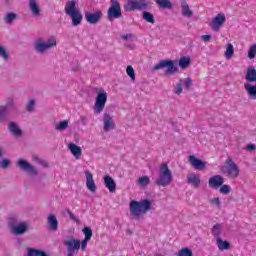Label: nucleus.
I'll list each match as a JSON object with an SVG mask.
<instances>
[{
  "mask_svg": "<svg viewBox=\"0 0 256 256\" xmlns=\"http://www.w3.org/2000/svg\"><path fill=\"white\" fill-rule=\"evenodd\" d=\"M64 12L70 17L73 27H79L83 23V13L77 8V2L75 0L66 2Z\"/></svg>",
  "mask_w": 256,
  "mask_h": 256,
  "instance_id": "1",
  "label": "nucleus"
},
{
  "mask_svg": "<svg viewBox=\"0 0 256 256\" xmlns=\"http://www.w3.org/2000/svg\"><path fill=\"white\" fill-rule=\"evenodd\" d=\"M155 183L158 187H169L173 183V171L169 169L166 162L160 165Z\"/></svg>",
  "mask_w": 256,
  "mask_h": 256,
  "instance_id": "2",
  "label": "nucleus"
},
{
  "mask_svg": "<svg viewBox=\"0 0 256 256\" xmlns=\"http://www.w3.org/2000/svg\"><path fill=\"white\" fill-rule=\"evenodd\" d=\"M244 89L250 99H256V69L255 66H249L246 71Z\"/></svg>",
  "mask_w": 256,
  "mask_h": 256,
  "instance_id": "3",
  "label": "nucleus"
},
{
  "mask_svg": "<svg viewBox=\"0 0 256 256\" xmlns=\"http://www.w3.org/2000/svg\"><path fill=\"white\" fill-rule=\"evenodd\" d=\"M151 209V201L145 199L142 201H131L130 202V213L134 219H139L144 216L147 211Z\"/></svg>",
  "mask_w": 256,
  "mask_h": 256,
  "instance_id": "4",
  "label": "nucleus"
},
{
  "mask_svg": "<svg viewBox=\"0 0 256 256\" xmlns=\"http://www.w3.org/2000/svg\"><path fill=\"white\" fill-rule=\"evenodd\" d=\"M55 47H57L56 36H50L47 40L38 38L34 44V49L37 53H45L46 51H49V49H55Z\"/></svg>",
  "mask_w": 256,
  "mask_h": 256,
  "instance_id": "5",
  "label": "nucleus"
},
{
  "mask_svg": "<svg viewBox=\"0 0 256 256\" xmlns=\"http://www.w3.org/2000/svg\"><path fill=\"white\" fill-rule=\"evenodd\" d=\"M221 171L229 179H237L241 173V168L232 158H227L225 165L221 167Z\"/></svg>",
  "mask_w": 256,
  "mask_h": 256,
  "instance_id": "6",
  "label": "nucleus"
},
{
  "mask_svg": "<svg viewBox=\"0 0 256 256\" xmlns=\"http://www.w3.org/2000/svg\"><path fill=\"white\" fill-rule=\"evenodd\" d=\"M151 7L149 0H126L124 11H145Z\"/></svg>",
  "mask_w": 256,
  "mask_h": 256,
  "instance_id": "7",
  "label": "nucleus"
},
{
  "mask_svg": "<svg viewBox=\"0 0 256 256\" xmlns=\"http://www.w3.org/2000/svg\"><path fill=\"white\" fill-rule=\"evenodd\" d=\"M105 105H107V92L103 88L97 89V96L94 102V114L100 115V113H103Z\"/></svg>",
  "mask_w": 256,
  "mask_h": 256,
  "instance_id": "8",
  "label": "nucleus"
},
{
  "mask_svg": "<svg viewBox=\"0 0 256 256\" xmlns=\"http://www.w3.org/2000/svg\"><path fill=\"white\" fill-rule=\"evenodd\" d=\"M166 67L165 75H175L179 69L175 66V61L173 60H162L153 67V71H159V69H164Z\"/></svg>",
  "mask_w": 256,
  "mask_h": 256,
  "instance_id": "9",
  "label": "nucleus"
},
{
  "mask_svg": "<svg viewBox=\"0 0 256 256\" xmlns=\"http://www.w3.org/2000/svg\"><path fill=\"white\" fill-rule=\"evenodd\" d=\"M121 4L117 0H111V5L108 9V19L113 21V19H119L121 17Z\"/></svg>",
  "mask_w": 256,
  "mask_h": 256,
  "instance_id": "10",
  "label": "nucleus"
},
{
  "mask_svg": "<svg viewBox=\"0 0 256 256\" xmlns=\"http://www.w3.org/2000/svg\"><path fill=\"white\" fill-rule=\"evenodd\" d=\"M103 123V131L104 133H109V131H114L115 119H113V115L109 114V112H105L102 116Z\"/></svg>",
  "mask_w": 256,
  "mask_h": 256,
  "instance_id": "11",
  "label": "nucleus"
},
{
  "mask_svg": "<svg viewBox=\"0 0 256 256\" xmlns=\"http://www.w3.org/2000/svg\"><path fill=\"white\" fill-rule=\"evenodd\" d=\"M225 21H227V17L223 13H218L210 22L212 31L219 32L225 25Z\"/></svg>",
  "mask_w": 256,
  "mask_h": 256,
  "instance_id": "12",
  "label": "nucleus"
},
{
  "mask_svg": "<svg viewBox=\"0 0 256 256\" xmlns=\"http://www.w3.org/2000/svg\"><path fill=\"white\" fill-rule=\"evenodd\" d=\"M188 163L196 171H205V169H207V162L197 158L195 155H190L188 157Z\"/></svg>",
  "mask_w": 256,
  "mask_h": 256,
  "instance_id": "13",
  "label": "nucleus"
},
{
  "mask_svg": "<svg viewBox=\"0 0 256 256\" xmlns=\"http://www.w3.org/2000/svg\"><path fill=\"white\" fill-rule=\"evenodd\" d=\"M85 19L90 25H97L103 19V12L97 10L96 12H85Z\"/></svg>",
  "mask_w": 256,
  "mask_h": 256,
  "instance_id": "14",
  "label": "nucleus"
},
{
  "mask_svg": "<svg viewBox=\"0 0 256 256\" xmlns=\"http://www.w3.org/2000/svg\"><path fill=\"white\" fill-rule=\"evenodd\" d=\"M64 245L67 247L68 255H73L75 251L81 249V240L79 239H68L64 241Z\"/></svg>",
  "mask_w": 256,
  "mask_h": 256,
  "instance_id": "15",
  "label": "nucleus"
},
{
  "mask_svg": "<svg viewBox=\"0 0 256 256\" xmlns=\"http://www.w3.org/2000/svg\"><path fill=\"white\" fill-rule=\"evenodd\" d=\"M186 181L188 185H191L194 189H199L201 187V176L195 172H192L186 176Z\"/></svg>",
  "mask_w": 256,
  "mask_h": 256,
  "instance_id": "16",
  "label": "nucleus"
},
{
  "mask_svg": "<svg viewBox=\"0 0 256 256\" xmlns=\"http://www.w3.org/2000/svg\"><path fill=\"white\" fill-rule=\"evenodd\" d=\"M17 167L22 171H27L30 175H37V169L33 167L29 162L25 161L24 159H19L16 162Z\"/></svg>",
  "mask_w": 256,
  "mask_h": 256,
  "instance_id": "17",
  "label": "nucleus"
},
{
  "mask_svg": "<svg viewBox=\"0 0 256 256\" xmlns=\"http://www.w3.org/2000/svg\"><path fill=\"white\" fill-rule=\"evenodd\" d=\"M223 183H225V179L221 175H214L208 180L210 189H219Z\"/></svg>",
  "mask_w": 256,
  "mask_h": 256,
  "instance_id": "18",
  "label": "nucleus"
},
{
  "mask_svg": "<svg viewBox=\"0 0 256 256\" xmlns=\"http://www.w3.org/2000/svg\"><path fill=\"white\" fill-rule=\"evenodd\" d=\"M13 107V101L7 102L4 106H0V123H5L7 121V115Z\"/></svg>",
  "mask_w": 256,
  "mask_h": 256,
  "instance_id": "19",
  "label": "nucleus"
},
{
  "mask_svg": "<svg viewBox=\"0 0 256 256\" xmlns=\"http://www.w3.org/2000/svg\"><path fill=\"white\" fill-rule=\"evenodd\" d=\"M29 229V224L27 222H21L17 225L11 227V232L14 235H23Z\"/></svg>",
  "mask_w": 256,
  "mask_h": 256,
  "instance_id": "20",
  "label": "nucleus"
},
{
  "mask_svg": "<svg viewBox=\"0 0 256 256\" xmlns=\"http://www.w3.org/2000/svg\"><path fill=\"white\" fill-rule=\"evenodd\" d=\"M86 187L88 190H90L91 193H95L97 191V185H95V180H93V174L91 172L86 171Z\"/></svg>",
  "mask_w": 256,
  "mask_h": 256,
  "instance_id": "21",
  "label": "nucleus"
},
{
  "mask_svg": "<svg viewBox=\"0 0 256 256\" xmlns=\"http://www.w3.org/2000/svg\"><path fill=\"white\" fill-rule=\"evenodd\" d=\"M104 185L110 193L117 191V183H115V180L109 175L104 176Z\"/></svg>",
  "mask_w": 256,
  "mask_h": 256,
  "instance_id": "22",
  "label": "nucleus"
},
{
  "mask_svg": "<svg viewBox=\"0 0 256 256\" xmlns=\"http://www.w3.org/2000/svg\"><path fill=\"white\" fill-rule=\"evenodd\" d=\"M28 7L34 17H40L41 8L39 7V3L37 2V0H29Z\"/></svg>",
  "mask_w": 256,
  "mask_h": 256,
  "instance_id": "23",
  "label": "nucleus"
},
{
  "mask_svg": "<svg viewBox=\"0 0 256 256\" xmlns=\"http://www.w3.org/2000/svg\"><path fill=\"white\" fill-rule=\"evenodd\" d=\"M47 223L50 231H57V229H59V220H57V216L53 214L48 215Z\"/></svg>",
  "mask_w": 256,
  "mask_h": 256,
  "instance_id": "24",
  "label": "nucleus"
},
{
  "mask_svg": "<svg viewBox=\"0 0 256 256\" xmlns=\"http://www.w3.org/2000/svg\"><path fill=\"white\" fill-rule=\"evenodd\" d=\"M68 149L75 157V159H81V155L83 154L81 147L77 146L75 143H70L68 144Z\"/></svg>",
  "mask_w": 256,
  "mask_h": 256,
  "instance_id": "25",
  "label": "nucleus"
},
{
  "mask_svg": "<svg viewBox=\"0 0 256 256\" xmlns=\"http://www.w3.org/2000/svg\"><path fill=\"white\" fill-rule=\"evenodd\" d=\"M181 13L183 17H187V19H191V17H193V10H191L187 2L181 3Z\"/></svg>",
  "mask_w": 256,
  "mask_h": 256,
  "instance_id": "26",
  "label": "nucleus"
},
{
  "mask_svg": "<svg viewBox=\"0 0 256 256\" xmlns=\"http://www.w3.org/2000/svg\"><path fill=\"white\" fill-rule=\"evenodd\" d=\"M178 65H179L180 69H182L184 71H185V69H189V67L191 65V57L182 56L178 61Z\"/></svg>",
  "mask_w": 256,
  "mask_h": 256,
  "instance_id": "27",
  "label": "nucleus"
},
{
  "mask_svg": "<svg viewBox=\"0 0 256 256\" xmlns=\"http://www.w3.org/2000/svg\"><path fill=\"white\" fill-rule=\"evenodd\" d=\"M216 245L219 251H228V249H231V244L227 240L221 238L216 239Z\"/></svg>",
  "mask_w": 256,
  "mask_h": 256,
  "instance_id": "28",
  "label": "nucleus"
},
{
  "mask_svg": "<svg viewBox=\"0 0 256 256\" xmlns=\"http://www.w3.org/2000/svg\"><path fill=\"white\" fill-rule=\"evenodd\" d=\"M8 129L10 133H12V135H14L15 137H21L22 131L21 128H19V125H17V123L11 122L8 126Z\"/></svg>",
  "mask_w": 256,
  "mask_h": 256,
  "instance_id": "29",
  "label": "nucleus"
},
{
  "mask_svg": "<svg viewBox=\"0 0 256 256\" xmlns=\"http://www.w3.org/2000/svg\"><path fill=\"white\" fill-rule=\"evenodd\" d=\"M223 234V224H215L212 228V235L215 239H221V235Z\"/></svg>",
  "mask_w": 256,
  "mask_h": 256,
  "instance_id": "30",
  "label": "nucleus"
},
{
  "mask_svg": "<svg viewBox=\"0 0 256 256\" xmlns=\"http://www.w3.org/2000/svg\"><path fill=\"white\" fill-rule=\"evenodd\" d=\"M180 84H182V87H185L187 91H189L193 85V80H191L190 77L188 78H182L179 80Z\"/></svg>",
  "mask_w": 256,
  "mask_h": 256,
  "instance_id": "31",
  "label": "nucleus"
},
{
  "mask_svg": "<svg viewBox=\"0 0 256 256\" xmlns=\"http://www.w3.org/2000/svg\"><path fill=\"white\" fill-rule=\"evenodd\" d=\"M156 3L161 9H171L173 7L169 0H156Z\"/></svg>",
  "mask_w": 256,
  "mask_h": 256,
  "instance_id": "32",
  "label": "nucleus"
},
{
  "mask_svg": "<svg viewBox=\"0 0 256 256\" xmlns=\"http://www.w3.org/2000/svg\"><path fill=\"white\" fill-rule=\"evenodd\" d=\"M234 53H235V47H233V44L228 43L226 46V52H225L226 59H231Z\"/></svg>",
  "mask_w": 256,
  "mask_h": 256,
  "instance_id": "33",
  "label": "nucleus"
},
{
  "mask_svg": "<svg viewBox=\"0 0 256 256\" xmlns=\"http://www.w3.org/2000/svg\"><path fill=\"white\" fill-rule=\"evenodd\" d=\"M137 183L139 187H147V185L151 183V179L149 178V176H142L138 178Z\"/></svg>",
  "mask_w": 256,
  "mask_h": 256,
  "instance_id": "34",
  "label": "nucleus"
},
{
  "mask_svg": "<svg viewBox=\"0 0 256 256\" xmlns=\"http://www.w3.org/2000/svg\"><path fill=\"white\" fill-rule=\"evenodd\" d=\"M15 19H17V14H15V13H7L4 16V22L7 25H11V23H13V21H15Z\"/></svg>",
  "mask_w": 256,
  "mask_h": 256,
  "instance_id": "35",
  "label": "nucleus"
},
{
  "mask_svg": "<svg viewBox=\"0 0 256 256\" xmlns=\"http://www.w3.org/2000/svg\"><path fill=\"white\" fill-rule=\"evenodd\" d=\"M32 161H34V163H37L38 165H41L44 168L49 167L47 162L45 160H43L42 158H40L39 156H37V155L32 156Z\"/></svg>",
  "mask_w": 256,
  "mask_h": 256,
  "instance_id": "36",
  "label": "nucleus"
},
{
  "mask_svg": "<svg viewBox=\"0 0 256 256\" xmlns=\"http://www.w3.org/2000/svg\"><path fill=\"white\" fill-rule=\"evenodd\" d=\"M142 19H144V21H147V23H155V18L153 17V14H151L150 12H143Z\"/></svg>",
  "mask_w": 256,
  "mask_h": 256,
  "instance_id": "37",
  "label": "nucleus"
},
{
  "mask_svg": "<svg viewBox=\"0 0 256 256\" xmlns=\"http://www.w3.org/2000/svg\"><path fill=\"white\" fill-rule=\"evenodd\" d=\"M219 193H221L222 195H229V193H231V186L227 184H222L219 188Z\"/></svg>",
  "mask_w": 256,
  "mask_h": 256,
  "instance_id": "38",
  "label": "nucleus"
},
{
  "mask_svg": "<svg viewBox=\"0 0 256 256\" xmlns=\"http://www.w3.org/2000/svg\"><path fill=\"white\" fill-rule=\"evenodd\" d=\"M82 233L85 235L84 239H87L88 241H91V237H93V230L89 227H84L82 229Z\"/></svg>",
  "mask_w": 256,
  "mask_h": 256,
  "instance_id": "39",
  "label": "nucleus"
},
{
  "mask_svg": "<svg viewBox=\"0 0 256 256\" xmlns=\"http://www.w3.org/2000/svg\"><path fill=\"white\" fill-rule=\"evenodd\" d=\"M68 127H69V121L64 120L58 123L55 128L57 131H65V129H67Z\"/></svg>",
  "mask_w": 256,
  "mask_h": 256,
  "instance_id": "40",
  "label": "nucleus"
},
{
  "mask_svg": "<svg viewBox=\"0 0 256 256\" xmlns=\"http://www.w3.org/2000/svg\"><path fill=\"white\" fill-rule=\"evenodd\" d=\"M177 256H193V251L189 248H182L178 251Z\"/></svg>",
  "mask_w": 256,
  "mask_h": 256,
  "instance_id": "41",
  "label": "nucleus"
},
{
  "mask_svg": "<svg viewBox=\"0 0 256 256\" xmlns=\"http://www.w3.org/2000/svg\"><path fill=\"white\" fill-rule=\"evenodd\" d=\"M256 57V44H252L248 50V59H255Z\"/></svg>",
  "mask_w": 256,
  "mask_h": 256,
  "instance_id": "42",
  "label": "nucleus"
},
{
  "mask_svg": "<svg viewBox=\"0 0 256 256\" xmlns=\"http://www.w3.org/2000/svg\"><path fill=\"white\" fill-rule=\"evenodd\" d=\"M126 73L131 81H135V69H133V66H127Z\"/></svg>",
  "mask_w": 256,
  "mask_h": 256,
  "instance_id": "43",
  "label": "nucleus"
},
{
  "mask_svg": "<svg viewBox=\"0 0 256 256\" xmlns=\"http://www.w3.org/2000/svg\"><path fill=\"white\" fill-rule=\"evenodd\" d=\"M0 57L4 60V61H8L9 60V53H7V50L5 49V47L0 45Z\"/></svg>",
  "mask_w": 256,
  "mask_h": 256,
  "instance_id": "44",
  "label": "nucleus"
},
{
  "mask_svg": "<svg viewBox=\"0 0 256 256\" xmlns=\"http://www.w3.org/2000/svg\"><path fill=\"white\" fill-rule=\"evenodd\" d=\"M210 203L214 207H217V209H221V199H219V197L210 199Z\"/></svg>",
  "mask_w": 256,
  "mask_h": 256,
  "instance_id": "45",
  "label": "nucleus"
},
{
  "mask_svg": "<svg viewBox=\"0 0 256 256\" xmlns=\"http://www.w3.org/2000/svg\"><path fill=\"white\" fill-rule=\"evenodd\" d=\"M173 91H174L175 95H181V93H183V85L181 84V82H178L175 85Z\"/></svg>",
  "mask_w": 256,
  "mask_h": 256,
  "instance_id": "46",
  "label": "nucleus"
},
{
  "mask_svg": "<svg viewBox=\"0 0 256 256\" xmlns=\"http://www.w3.org/2000/svg\"><path fill=\"white\" fill-rule=\"evenodd\" d=\"M9 165H11V161H9L8 159H2L0 161L1 169H7V167H9Z\"/></svg>",
  "mask_w": 256,
  "mask_h": 256,
  "instance_id": "47",
  "label": "nucleus"
},
{
  "mask_svg": "<svg viewBox=\"0 0 256 256\" xmlns=\"http://www.w3.org/2000/svg\"><path fill=\"white\" fill-rule=\"evenodd\" d=\"M27 111H33L35 109V100H30L26 106Z\"/></svg>",
  "mask_w": 256,
  "mask_h": 256,
  "instance_id": "48",
  "label": "nucleus"
},
{
  "mask_svg": "<svg viewBox=\"0 0 256 256\" xmlns=\"http://www.w3.org/2000/svg\"><path fill=\"white\" fill-rule=\"evenodd\" d=\"M90 240L87 239H83L82 242H80V249L81 251H85V249H87V245L89 243Z\"/></svg>",
  "mask_w": 256,
  "mask_h": 256,
  "instance_id": "49",
  "label": "nucleus"
},
{
  "mask_svg": "<svg viewBox=\"0 0 256 256\" xmlns=\"http://www.w3.org/2000/svg\"><path fill=\"white\" fill-rule=\"evenodd\" d=\"M134 38H135V35H133L131 33L122 35V40L123 41H129V40L134 39Z\"/></svg>",
  "mask_w": 256,
  "mask_h": 256,
  "instance_id": "50",
  "label": "nucleus"
},
{
  "mask_svg": "<svg viewBox=\"0 0 256 256\" xmlns=\"http://www.w3.org/2000/svg\"><path fill=\"white\" fill-rule=\"evenodd\" d=\"M201 39L204 43H209L211 41V35H202Z\"/></svg>",
  "mask_w": 256,
  "mask_h": 256,
  "instance_id": "51",
  "label": "nucleus"
},
{
  "mask_svg": "<svg viewBox=\"0 0 256 256\" xmlns=\"http://www.w3.org/2000/svg\"><path fill=\"white\" fill-rule=\"evenodd\" d=\"M246 149H247V151H255L256 146H255V144H248Z\"/></svg>",
  "mask_w": 256,
  "mask_h": 256,
  "instance_id": "52",
  "label": "nucleus"
},
{
  "mask_svg": "<svg viewBox=\"0 0 256 256\" xmlns=\"http://www.w3.org/2000/svg\"><path fill=\"white\" fill-rule=\"evenodd\" d=\"M3 156V148L0 147V157Z\"/></svg>",
  "mask_w": 256,
  "mask_h": 256,
  "instance_id": "53",
  "label": "nucleus"
},
{
  "mask_svg": "<svg viewBox=\"0 0 256 256\" xmlns=\"http://www.w3.org/2000/svg\"><path fill=\"white\" fill-rule=\"evenodd\" d=\"M67 256H73V254H68Z\"/></svg>",
  "mask_w": 256,
  "mask_h": 256,
  "instance_id": "54",
  "label": "nucleus"
}]
</instances>
